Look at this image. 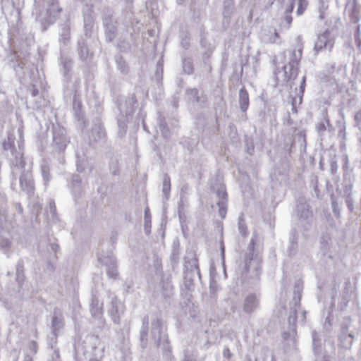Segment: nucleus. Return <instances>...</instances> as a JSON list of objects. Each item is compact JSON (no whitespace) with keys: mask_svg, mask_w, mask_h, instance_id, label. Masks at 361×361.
Segmentation results:
<instances>
[{"mask_svg":"<svg viewBox=\"0 0 361 361\" xmlns=\"http://www.w3.org/2000/svg\"><path fill=\"white\" fill-rule=\"evenodd\" d=\"M303 49L302 37L298 35L295 39V49H290L283 51L279 56L274 59V62L276 66L274 71V75L278 79V73H280L279 65L281 63V67L283 71V80L289 81L295 80L298 73V66L302 58Z\"/></svg>","mask_w":361,"mask_h":361,"instance_id":"1","label":"nucleus"},{"mask_svg":"<svg viewBox=\"0 0 361 361\" xmlns=\"http://www.w3.org/2000/svg\"><path fill=\"white\" fill-rule=\"evenodd\" d=\"M14 140V136L8 134L7 138L2 142V148L10 161L12 175L17 176L22 172L21 170L25 163L23 149L19 146L18 149H16Z\"/></svg>","mask_w":361,"mask_h":361,"instance_id":"2","label":"nucleus"},{"mask_svg":"<svg viewBox=\"0 0 361 361\" xmlns=\"http://www.w3.org/2000/svg\"><path fill=\"white\" fill-rule=\"evenodd\" d=\"M43 9L37 8L36 20L46 30L48 26L54 23L56 14L61 11L57 0H43L42 6Z\"/></svg>","mask_w":361,"mask_h":361,"instance_id":"3","label":"nucleus"},{"mask_svg":"<svg viewBox=\"0 0 361 361\" xmlns=\"http://www.w3.org/2000/svg\"><path fill=\"white\" fill-rule=\"evenodd\" d=\"M151 338L157 346H168V337L164 331L162 321L159 318L151 322Z\"/></svg>","mask_w":361,"mask_h":361,"instance_id":"4","label":"nucleus"},{"mask_svg":"<svg viewBox=\"0 0 361 361\" xmlns=\"http://www.w3.org/2000/svg\"><path fill=\"white\" fill-rule=\"evenodd\" d=\"M69 142L66 137V130L59 125L53 126L52 128V143L53 149L61 153L63 152L66 147L67 144Z\"/></svg>","mask_w":361,"mask_h":361,"instance_id":"5","label":"nucleus"},{"mask_svg":"<svg viewBox=\"0 0 361 361\" xmlns=\"http://www.w3.org/2000/svg\"><path fill=\"white\" fill-rule=\"evenodd\" d=\"M302 290V283L298 281L294 286L293 297L291 302L290 314L288 317V323L290 325H295L298 319L297 313L300 308V300Z\"/></svg>","mask_w":361,"mask_h":361,"instance_id":"6","label":"nucleus"},{"mask_svg":"<svg viewBox=\"0 0 361 361\" xmlns=\"http://www.w3.org/2000/svg\"><path fill=\"white\" fill-rule=\"evenodd\" d=\"M250 245H252V248L250 250L249 252L247 254L245 260V269L246 271H250V270L255 271L256 274L258 273L259 269H260V264L262 262V258L259 255L258 253L255 252L253 248L254 245V239L252 238L250 242Z\"/></svg>","mask_w":361,"mask_h":361,"instance_id":"7","label":"nucleus"},{"mask_svg":"<svg viewBox=\"0 0 361 361\" xmlns=\"http://www.w3.org/2000/svg\"><path fill=\"white\" fill-rule=\"evenodd\" d=\"M25 165L23 166L21 173L17 176H13L15 178L19 176L20 185L21 189L25 191L28 195L34 193L35 185L32 180V176L30 170H25Z\"/></svg>","mask_w":361,"mask_h":361,"instance_id":"8","label":"nucleus"},{"mask_svg":"<svg viewBox=\"0 0 361 361\" xmlns=\"http://www.w3.org/2000/svg\"><path fill=\"white\" fill-rule=\"evenodd\" d=\"M102 21L105 29L106 41L111 42L116 38L118 23L110 14H104Z\"/></svg>","mask_w":361,"mask_h":361,"instance_id":"9","label":"nucleus"},{"mask_svg":"<svg viewBox=\"0 0 361 361\" xmlns=\"http://www.w3.org/2000/svg\"><path fill=\"white\" fill-rule=\"evenodd\" d=\"M99 262L106 267V274L111 279H116L118 275L117 262L113 255L102 256L99 258Z\"/></svg>","mask_w":361,"mask_h":361,"instance_id":"10","label":"nucleus"},{"mask_svg":"<svg viewBox=\"0 0 361 361\" xmlns=\"http://www.w3.org/2000/svg\"><path fill=\"white\" fill-rule=\"evenodd\" d=\"M108 312L114 323L119 324L121 316L124 312V305L116 297H114L111 300Z\"/></svg>","mask_w":361,"mask_h":361,"instance_id":"11","label":"nucleus"},{"mask_svg":"<svg viewBox=\"0 0 361 361\" xmlns=\"http://www.w3.org/2000/svg\"><path fill=\"white\" fill-rule=\"evenodd\" d=\"M260 295L257 293L247 294L243 300V310L246 314H252L259 307Z\"/></svg>","mask_w":361,"mask_h":361,"instance_id":"12","label":"nucleus"},{"mask_svg":"<svg viewBox=\"0 0 361 361\" xmlns=\"http://www.w3.org/2000/svg\"><path fill=\"white\" fill-rule=\"evenodd\" d=\"M333 45L334 40L331 37V32L329 30H326L317 36L314 49L316 52H318L324 48L331 51Z\"/></svg>","mask_w":361,"mask_h":361,"instance_id":"13","label":"nucleus"},{"mask_svg":"<svg viewBox=\"0 0 361 361\" xmlns=\"http://www.w3.org/2000/svg\"><path fill=\"white\" fill-rule=\"evenodd\" d=\"M216 195L218 198L216 205L219 207V216L224 219L226 215L227 207V192L226 188L223 185H220L216 191Z\"/></svg>","mask_w":361,"mask_h":361,"instance_id":"14","label":"nucleus"},{"mask_svg":"<svg viewBox=\"0 0 361 361\" xmlns=\"http://www.w3.org/2000/svg\"><path fill=\"white\" fill-rule=\"evenodd\" d=\"M350 325V319H345L341 325V331L339 337L340 343L343 348L349 349L351 348L353 341L352 334H348Z\"/></svg>","mask_w":361,"mask_h":361,"instance_id":"15","label":"nucleus"},{"mask_svg":"<svg viewBox=\"0 0 361 361\" xmlns=\"http://www.w3.org/2000/svg\"><path fill=\"white\" fill-rule=\"evenodd\" d=\"M64 326V318L61 310L54 308L51 316V331L54 336H57L59 331Z\"/></svg>","mask_w":361,"mask_h":361,"instance_id":"16","label":"nucleus"},{"mask_svg":"<svg viewBox=\"0 0 361 361\" xmlns=\"http://www.w3.org/2000/svg\"><path fill=\"white\" fill-rule=\"evenodd\" d=\"M106 139V133L101 123H95L92 128L90 134V140L95 142H104Z\"/></svg>","mask_w":361,"mask_h":361,"instance_id":"17","label":"nucleus"},{"mask_svg":"<svg viewBox=\"0 0 361 361\" xmlns=\"http://www.w3.org/2000/svg\"><path fill=\"white\" fill-rule=\"evenodd\" d=\"M297 215L301 221L309 223L312 218V213L306 203H300L296 206Z\"/></svg>","mask_w":361,"mask_h":361,"instance_id":"18","label":"nucleus"},{"mask_svg":"<svg viewBox=\"0 0 361 361\" xmlns=\"http://www.w3.org/2000/svg\"><path fill=\"white\" fill-rule=\"evenodd\" d=\"M149 317L145 315L142 319V324L140 331V345L145 348L148 343Z\"/></svg>","mask_w":361,"mask_h":361,"instance_id":"19","label":"nucleus"},{"mask_svg":"<svg viewBox=\"0 0 361 361\" xmlns=\"http://www.w3.org/2000/svg\"><path fill=\"white\" fill-rule=\"evenodd\" d=\"M103 304L100 302L99 299L95 296L92 295L90 302V312L93 317L100 318L102 315Z\"/></svg>","mask_w":361,"mask_h":361,"instance_id":"20","label":"nucleus"},{"mask_svg":"<svg viewBox=\"0 0 361 361\" xmlns=\"http://www.w3.org/2000/svg\"><path fill=\"white\" fill-rule=\"evenodd\" d=\"M136 102L135 97L133 95L126 100L125 104H120L118 108L121 111H124L126 115H130L135 109Z\"/></svg>","mask_w":361,"mask_h":361,"instance_id":"21","label":"nucleus"},{"mask_svg":"<svg viewBox=\"0 0 361 361\" xmlns=\"http://www.w3.org/2000/svg\"><path fill=\"white\" fill-rule=\"evenodd\" d=\"M72 191L75 197H79L83 192V186L80 178L78 175H74L72 178Z\"/></svg>","mask_w":361,"mask_h":361,"instance_id":"22","label":"nucleus"},{"mask_svg":"<svg viewBox=\"0 0 361 361\" xmlns=\"http://www.w3.org/2000/svg\"><path fill=\"white\" fill-rule=\"evenodd\" d=\"M238 103L240 110L243 112H245L249 106V95L244 87L239 90Z\"/></svg>","mask_w":361,"mask_h":361,"instance_id":"23","label":"nucleus"},{"mask_svg":"<svg viewBox=\"0 0 361 361\" xmlns=\"http://www.w3.org/2000/svg\"><path fill=\"white\" fill-rule=\"evenodd\" d=\"M161 293L164 298H171L173 294V286L171 281L167 279L162 278L161 281Z\"/></svg>","mask_w":361,"mask_h":361,"instance_id":"24","label":"nucleus"},{"mask_svg":"<svg viewBox=\"0 0 361 361\" xmlns=\"http://www.w3.org/2000/svg\"><path fill=\"white\" fill-rule=\"evenodd\" d=\"M185 268L186 271H189L191 272H195L197 277L199 279H200L201 276H200V271L199 266H198V262H197V259L195 256H192V257L190 259L185 261Z\"/></svg>","mask_w":361,"mask_h":361,"instance_id":"25","label":"nucleus"},{"mask_svg":"<svg viewBox=\"0 0 361 361\" xmlns=\"http://www.w3.org/2000/svg\"><path fill=\"white\" fill-rule=\"evenodd\" d=\"M0 250L3 252L8 257L12 254V242L8 238L0 236Z\"/></svg>","mask_w":361,"mask_h":361,"instance_id":"26","label":"nucleus"},{"mask_svg":"<svg viewBox=\"0 0 361 361\" xmlns=\"http://www.w3.org/2000/svg\"><path fill=\"white\" fill-rule=\"evenodd\" d=\"M298 247V237L295 231H293L290 233L289 238V245L288 247V255L292 256L295 255L297 252Z\"/></svg>","mask_w":361,"mask_h":361,"instance_id":"27","label":"nucleus"},{"mask_svg":"<svg viewBox=\"0 0 361 361\" xmlns=\"http://www.w3.org/2000/svg\"><path fill=\"white\" fill-rule=\"evenodd\" d=\"M78 51L80 59L82 60L88 59L92 54L87 48L86 42L83 39L79 40Z\"/></svg>","mask_w":361,"mask_h":361,"instance_id":"28","label":"nucleus"},{"mask_svg":"<svg viewBox=\"0 0 361 361\" xmlns=\"http://www.w3.org/2000/svg\"><path fill=\"white\" fill-rule=\"evenodd\" d=\"M170 190L171 178L168 174L164 173L163 175L162 192L166 200H168L170 197Z\"/></svg>","mask_w":361,"mask_h":361,"instance_id":"29","label":"nucleus"},{"mask_svg":"<svg viewBox=\"0 0 361 361\" xmlns=\"http://www.w3.org/2000/svg\"><path fill=\"white\" fill-rule=\"evenodd\" d=\"M71 27L68 22H66L61 28L60 40L66 44L70 39Z\"/></svg>","mask_w":361,"mask_h":361,"instance_id":"30","label":"nucleus"},{"mask_svg":"<svg viewBox=\"0 0 361 361\" xmlns=\"http://www.w3.org/2000/svg\"><path fill=\"white\" fill-rule=\"evenodd\" d=\"M312 347L315 354H319L322 351L321 339L319 338L315 331H312Z\"/></svg>","mask_w":361,"mask_h":361,"instance_id":"31","label":"nucleus"},{"mask_svg":"<svg viewBox=\"0 0 361 361\" xmlns=\"http://www.w3.org/2000/svg\"><path fill=\"white\" fill-rule=\"evenodd\" d=\"M16 281L18 284L24 281V264L22 260L18 262L16 270Z\"/></svg>","mask_w":361,"mask_h":361,"instance_id":"32","label":"nucleus"},{"mask_svg":"<svg viewBox=\"0 0 361 361\" xmlns=\"http://www.w3.org/2000/svg\"><path fill=\"white\" fill-rule=\"evenodd\" d=\"M234 11L233 0H225L224 1V16L225 18H230Z\"/></svg>","mask_w":361,"mask_h":361,"instance_id":"33","label":"nucleus"},{"mask_svg":"<svg viewBox=\"0 0 361 361\" xmlns=\"http://www.w3.org/2000/svg\"><path fill=\"white\" fill-rule=\"evenodd\" d=\"M323 116H324L323 120L319 121L316 125V130H317V133L319 134V135H322L324 134V133L326 130V126L329 125V121L327 118L326 112H325Z\"/></svg>","mask_w":361,"mask_h":361,"instance_id":"34","label":"nucleus"},{"mask_svg":"<svg viewBox=\"0 0 361 361\" xmlns=\"http://www.w3.org/2000/svg\"><path fill=\"white\" fill-rule=\"evenodd\" d=\"M93 23H94L93 18L90 15L85 16L84 17V28H85V35L86 36L90 35L92 28H93Z\"/></svg>","mask_w":361,"mask_h":361,"instance_id":"35","label":"nucleus"},{"mask_svg":"<svg viewBox=\"0 0 361 361\" xmlns=\"http://www.w3.org/2000/svg\"><path fill=\"white\" fill-rule=\"evenodd\" d=\"M196 276H197L195 274V272L185 271L184 279H185V286L188 287V288L190 289V287L193 286V281Z\"/></svg>","mask_w":361,"mask_h":361,"instance_id":"36","label":"nucleus"},{"mask_svg":"<svg viewBox=\"0 0 361 361\" xmlns=\"http://www.w3.org/2000/svg\"><path fill=\"white\" fill-rule=\"evenodd\" d=\"M343 185L344 187L345 196L352 195V190L353 187L352 180L350 178H347L346 177H345Z\"/></svg>","mask_w":361,"mask_h":361,"instance_id":"37","label":"nucleus"},{"mask_svg":"<svg viewBox=\"0 0 361 361\" xmlns=\"http://www.w3.org/2000/svg\"><path fill=\"white\" fill-rule=\"evenodd\" d=\"M61 64L63 66V75L65 77H67L68 72L71 70L72 68V61L67 58H62Z\"/></svg>","mask_w":361,"mask_h":361,"instance_id":"38","label":"nucleus"},{"mask_svg":"<svg viewBox=\"0 0 361 361\" xmlns=\"http://www.w3.org/2000/svg\"><path fill=\"white\" fill-rule=\"evenodd\" d=\"M183 70L187 74H191L193 72L192 62L190 59H183Z\"/></svg>","mask_w":361,"mask_h":361,"instance_id":"39","label":"nucleus"},{"mask_svg":"<svg viewBox=\"0 0 361 361\" xmlns=\"http://www.w3.org/2000/svg\"><path fill=\"white\" fill-rule=\"evenodd\" d=\"M186 94H188L189 99L192 102H199L200 97L198 96V90L196 88L193 89H188L186 90Z\"/></svg>","mask_w":361,"mask_h":361,"instance_id":"40","label":"nucleus"},{"mask_svg":"<svg viewBox=\"0 0 361 361\" xmlns=\"http://www.w3.org/2000/svg\"><path fill=\"white\" fill-rule=\"evenodd\" d=\"M151 228V216L149 208H146L145 211V231L147 234L150 233Z\"/></svg>","mask_w":361,"mask_h":361,"instance_id":"41","label":"nucleus"},{"mask_svg":"<svg viewBox=\"0 0 361 361\" xmlns=\"http://www.w3.org/2000/svg\"><path fill=\"white\" fill-rule=\"evenodd\" d=\"M163 350V355L166 360L169 361H173L174 357L171 353V346L168 342V346L163 345L161 346Z\"/></svg>","mask_w":361,"mask_h":361,"instance_id":"42","label":"nucleus"},{"mask_svg":"<svg viewBox=\"0 0 361 361\" xmlns=\"http://www.w3.org/2000/svg\"><path fill=\"white\" fill-rule=\"evenodd\" d=\"M158 125H159V130H161L162 135L165 137H168L169 130V128L167 127L166 123L164 121V118H159V124Z\"/></svg>","mask_w":361,"mask_h":361,"instance_id":"43","label":"nucleus"},{"mask_svg":"<svg viewBox=\"0 0 361 361\" xmlns=\"http://www.w3.org/2000/svg\"><path fill=\"white\" fill-rule=\"evenodd\" d=\"M298 7L297 9V14L298 16H301L303 14L306 8L308 6L307 0H298Z\"/></svg>","mask_w":361,"mask_h":361,"instance_id":"44","label":"nucleus"},{"mask_svg":"<svg viewBox=\"0 0 361 361\" xmlns=\"http://www.w3.org/2000/svg\"><path fill=\"white\" fill-rule=\"evenodd\" d=\"M185 312L188 314L191 317H195L197 314V310L193 304H191L188 305V308L185 310Z\"/></svg>","mask_w":361,"mask_h":361,"instance_id":"45","label":"nucleus"},{"mask_svg":"<svg viewBox=\"0 0 361 361\" xmlns=\"http://www.w3.org/2000/svg\"><path fill=\"white\" fill-rule=\"evenodd\" d=\"M355 42L357 47L359 49H361V32L360 30V26L357 27L355 33Z\"/></svg>","mask_w":361,"mask_h":361,"instance_id":"46","label":"nucleus"},{"mask_svg":"<svg viewBox=\"0 0 361 361\" xmlns=\"http://www.w3.org/2000/svg\"><path fill=\"white\" fill-rule=\"evenodd\" d=\"M110 173L113 175H118L119 173V166L117 161H113L109 165Z\"/></svg>","mask_w":361,"mask_h":361,"instance_id":"47","label":"nucleus"},{"mask_svg":"<svg viewBox=\"0 0 361 361\" xmlns=\"http://www.w3.org/2000/svg\"><path fill=\"white\" fill-rule=\"evenodd\" d=\"M14 54H15V58L16 59V61L18 63V66L19 67H20L21 68H23L27 61V58L25 56L23 58H21L20 55L18 54V52H15Z\"/></svg>","mask_w":361,"mask_h":361,"instance_id":"48","label":"nucleus"},{"mask_svg":"<svg viewBox=\"0 0 361 361\" xmlns=\"http://www.w3.org/2000/svg\"><path fill=\"white\" fill-rule=\"evenodd\" d=\"M345 202L350 212H353L354 209V201L352 197V195L345 196Z\"/></svg>","mask_w":361,"mask_h":361,"instance_id":"49","label":"nucleus"},{"mask_svg":"<svg viewBox=\"0 0 361 361\" xmlns=\"http://www.w3.org/2000/svg\"><path fill=\"white\" fill-rule=\"evenodd\" d=\"M49 211L52 214L53 217L56 216V208L54 200H50L49 202Z\"/></svg>","mask_w":361,"mask_h":361,"instance_id":"50","label":"nucleus"},{"mask_svg":"<svg viewBox=\"0 0 361 361\" xmlns=\"http://www.w3.org/2000/svg\"><path fill=\"white\" fill-rule=\"evenodd\" d=\"M42 176H43L44 180L46 182L49 181V180L51 178V176L49 175V169H47V166H42Z\"/></svg>","mask_w":361,"mask_h":361,"instance_id":"51","label":"nucleus"},{"mask_svg":"<svg viewBox=\"0 0 361 361\" xmlns=\"http://www.w3.org/2000/svg\"><path fill=\"white\" fill-rule=\"evenodd\" d=\"M305 87V77L304 76L302 78V82H301L300 86V94H301L299 97V103L300 104L302 102V94L304 92Z\"/></svg>","mask_w":361,"mask_h":361,"instance_id":"52","label":"nucleus"},{"mask_svg":"<svg viewBox=\"0 0 361 361\" xmlns=\"http://www.w3.org/2000/svg\"><path fill=\"white\" fill-rule=\"evenodd\" d=\"M37 344L35 341H31L29 343V349L35 355L37 353Z\"/></svg>","mask_w":361,"mask_h":361,"instance_id":"53","label":"nucleus"},{"mask_svg":"<svg viewBox=\"0 0 361 361\" xmlns=\"http://www.w3.org/2000/svg\"><path fill=\"white\" fill-rule=\"evenodd\" d=\"M355 120L358 128L361 130V109L355 116Z\"/></svg>","mask_w":361,"mask_h":361,"instance_id":"54","label":"nucleus"},{"mask_svg":"<svg viewBox=\"0 0 361 361\" xmlns=\"http://www.w3.org/2000/svg\"><path fill=\"white\" fill-rule=\"evenodd\" d=\"M223 355L224 357L227 358L228 360H230L232 357L233 354L231 353L228 347H227V346L224 347V350H223Z\"/></svg>","mask_w":361,"mask_h":361,"instance_id":"55","label":"nucleus"},{"mask_svg":"<svg viewBox=\"0 0 361 361\" xmlns=\"http://www.w3.org/2000/svg\"><path fill=\"white\" fill-rule=\"evenodd\" d=\"M118 66L119 67V69L121 72L126 73L128 71V67L125 63V61H123L121 60L118 61Z\"/></svg>","mask_w":361,"mask_h":361,"instance_id":"56","label":"nucleus"},{"mask_svg":"<svg viewBox=\"0 0 361 361\" xmlns=\"http://www.w3.org/2000/svg\"><path fill=\"white\" fill-rule=\"evenodd\" d=\"M294 6H295V0H292L291 3L290 4V5L286 9L285 14L290 15V13L293 11Z\"/></svg>","mask_w":361,"mask_h":361,"instance_id":"57","label":"nucleus"},{"mask_svg":"<svg viewBox=\"0 0 361 361\" xmlns=\"http://www.w3.org/2000/svg\"><path fill=\"white\" fill-rule=\"evenodd\" d=\"M238 228H239V230H240V232L244 235L245 233V225H244V221L243 220L240 218L239 219V221H238Z\"/></svg>","mask_w":361,"mask_h":361,"instance_id":"58","label":"nucleus"},{"mask_svg":"<svg viewBox=\"0 0 361 361\" xmlns=\"http://www.w3.org/2000/svg\"><path fill=\"white\" fill-rule=\"evenodd\" d=\"M73 109L76 111L80 110L81 108V106H82L80 102L78 101L75 97H74V98H73Z\"/></svg>","mask_w":361,"mask_h":361,"instance_id":"59","label":"nucleus"},{"mask_svg":"<svg viewBox=\"0 0 361 361\" xmlns=\"http://www.w3.org/2000/svg\"><path fill=\"white\" fill-rule=\"evenodd\" d=\"M333 212L336 215L339 214L338 203L336 201L332 202Z\"/></svg>","mask_w":361,"mask_h":361,"instance_id":"60","label":"nucleus"},{"mask_svg":"<svg viewBox=\"0 0 361 361\" xmlns=\"http://www.w3.org/2000/svg\"><path fill=\"white\" fill-rule=\"evenodd\" d=\"M284 19H285V21L286 22V23L288 24L287 28H288L290 27V25H291L293 18L289 14H285V18Z\"/></svg>","mask_w":361,"mask_h":361,"instance_id":"61","label":"nucleus"},{"mask_svg":"<svg viewBox=\"0 0 361 361\" xmlns=\"http://www.w3.org/2000/svg\"><path fill=\"white\" fill-rule=\"evenodd\" d=\"M338 165L336 161H331V172L335 173L337 171Z\"/></svg>","mask_w":361,"mask_h":361,"instance_id":"62","label":"nucleus"},{"mask_svg":"<svg viewBox=\"0 0 361 361\" xmlns=\"http://www.w3.org/2000/svg\"><path fill=\"white\" fill-rule=\"evenodd\" d=\"M51 249L52 250L53 252H57L59 250V245L56 243H51Z\"/></svg>","mask_w":361,"mask_h":361,"instance_id":"63","label":"nucleus"},{"mask_svg":"<svg viewBox=\"0 0 361 361\" xmlns=\"http://www.w3.org/2000/svg\"><path fill=\"white\" fill-rule=\"evenodd\" d=\"M305 314H306V312L305 311H302L300 314V321L302 322V323H304L305 321Z\"/></svg>","mask_w":361,"mask_h":361,"instance_id":"64","label":"nucleus"}]
</instances>
